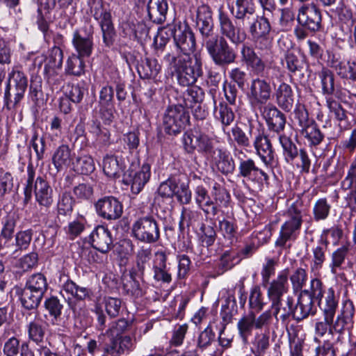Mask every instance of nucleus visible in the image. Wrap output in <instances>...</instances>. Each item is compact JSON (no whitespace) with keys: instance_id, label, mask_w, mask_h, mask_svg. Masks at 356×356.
<instances>
[{"instance_id":"1","label":"nucleus","mask_w":356,"mask_h":356,"mask_svg":"<svg viewBox=\"0 0 356 356\" xmlns=\"http://www.w3.org/2000/svg\"><path fill=\"white\" fill-rule=\"evenodd\" d=\"M289 291L288 272L282 271L273 280L267 289V296L271 302V312L277 322L281 321L282 324L287 325L290 316L293 318V298L287 296L284 301L283 297Z\"/></svg>"},{"instance_id":"2","label":"nucleus","mask_w":356,"mask_h":356,"mask_svg":"<svg viewBox=\"0 0 356 356\" xmlns=\"http://www.w3.org/2000/svg\"><path fill=\"white\" fill-rule=\"evenodd\" d=\"M163 60L174 69L177 82L181 86L193 85L202 74V60L197 55L193 61L190 56H176L174 53L167 52Z\"/></svg>"},{"instance_id":"3","label":"nucleus","mask_w":356,"mask_h":356,"mask_svg":"<svg viewBox=\"0 0 356 356\" xmlns=\"http://www.w3.org/2000/svg\"><path fill=\"white\" fill-rule=\"evenodd\" d=\"M36 202L40 207L49 209L54 202V191L49 182L43 177L35 179V170L32 165L27 167V180L24 188V204H27L32 197V191Z\"/></svg>"},{"instance_id":"4","label":"nucleus","mask_w":356,"mask_h":356,"mask_svg":"<svg viewBox=\"0 0 356 356\" xmlns=\"http://www.w3.org/2000/svg\"><path fill=\"white\" fill-rule=\"evenodd\" d=\"M169 40L172 37L177 48L182 53L183 56H190L195 49V38L191 28L186 21H175L161 29V36Z\"/></svg>"},{"instance_id":"5","label":"nucleus","mask_w":356,"mask_h":356,"mask_svg":"<svg viewBox=\"0 0 356 356\" xmlns=\"http://www.w3.org/2000/svg\"><path fill=\"white\" fill-rule=\"evenodd\" d=\"M286 220L281 226L279 236L275 245L281 249L287 248V242L295 241L299 235L302 225V212L301 204L293 203L284 214Z\"/></svg>"},{"instance_id":"6","label":"nucleus","mask_w":356,"mask_h":356,"mask_svg":"<svg viewBox=\"0 0 356 356\" xmlns=\"http://www.w3.org/2000/svg\"><path fill=\"white\" fill-rule=\"evenodd\" d=\"M182 140L184 149L189 154L197 151L206 156L216 154L214 138L207 134L199 124L185 132Z\"/></svg>"},{"instance_id":"7","label":"nucleus","mask_w":356,"mask_h":356,"mask_svg":"<svg viewBox=\"0 0 356 356\" xmlns=\"http://www.w3.org/2000/svg\"><path fill=\"white\" fill-rule=\"evenodd\" d=\"M138 217L131 227L132 236L138 241L144 243H154L160 239V227L158 221L153 214Z\"/></svg>"},{"instance_id":"8","label":"nucleus","mask_w":356,"mask_h":356,"mask_svg":"<svg viewBox=\"0 0 356 356\" xmlns=\"http://www.w3.org/2000/svg\"><path fill=\"white\" fill-rule=\"evenodd\" d=\"M203 46L213 62L218 67H227L236 62V51L224 37L218 35Z\"/></svg>"},{"instance_id":"9","label":"nucleus","mask_w":356,"mask_h":356,"mask_svg":"<svg viewBox=\"0 0 356 356\" xmlns=\"http://www.w3.org/2000/svg\"><path fill=\"white\" fill-rule=\"evenodd\" d=\"M271 323L272 314L270 310L264 312L257 317L253 311L249 312L247 314L243 315L237 323L238 335L243 343L247 344L254 328L257 330L268 328Z\"/></svg>"},{"instance_id":"10","label":"nucleus","mask_w":356,"mask_h":356,"mask_svg":"<svg viewBox=\"0 0 356 356\" xmlns=\"http://www.w3.org/2000/svg\"><path fill=\"white\" fill-rule=\"evenodd\" d=\"M90 4L92 15L99 22L104 43L106 46L111 47L114 42L115 36L111 13L104 8L102 0H90Z\"/></svg>"},{"instance_id":"11","label":"nucleus","mask_w":356,"mask_h":356,"mask_svg":"<svg viewBox=\"0 0 356 356\" xmlns=\"http://www.w3.org/2000/svg\"><path fill=\"white\" fill-rule=\"evenodd\" d=\"M248 133L250 137H254L253 146L257 154L266 165L272 166L275 163V152L270 139L250 121Z\"/></svg>"},{"instance_id":"12","label":"nucleus","mask_w":356,"mask_h":356,"mask_svg":"<svg viewBox=\"0 0 356 356\" xmlns=\"http://www.w3.org/2000/svg\"><path fill=\"white\" fill-rule=\"evenodd\" d=\"M190 121L188 112L181 105L170 106L163 116V128L169 135H176L181 132Z\"/></svg>"},{"instance_id":"13","label":"nucleus","mask_w":356,"mask_h":356,"mask_svg":"<svg viewBox=\"0 0 356 356\" xmlns=\"http://www.w3.org/2000/svg\"><path fill=\"white\" fill-rule=\"evenodd\" d=\"M218 19L220 36L235 45H238L246 40L245 31L221 9L218 11Z\"/></svg>"},{"instance_id":"14","label":"nucleus","mask_w":356,"mask_h":356,"mask_svg":"<svg viewBox=\"0 0 356 356\" xmlns=\"http://www.w3.org/2000/svg\"><path fill=\"white\" fill-rule=\"evenodd\" d=\"M238 164V177H243L248 181L253 183L261 184L264 181L268 182L269 177L266 172L260 169L257 165L254 159L247 158L243 154L244 158L241 157L235 154Z\"/></svg>"},{"instance_id":"15","label":"nucleus","mask_w":356,"mask_h":356,"mask_svg":"<svg viewBox=\"0 0 356 356\" xmlns=\"http://www.w3.org/2000/svg\"><path fill=\"white\" fill-rule=\"evenodd\" d=\"M271 93L270 83L266 79L257 77L251 81L248 98L252 106L261 108L270 99Z\"/></svg>"},{"instance_id":"16","label":"nucleus","mask_w":356,"mask_h":356,"mask_svg":"<svg viewBox=\"0 0 356 356\" xmlns=\"http://www.w3.org/2000/svg\"><path fill=\"white\" fill-rule=\"evenodd\" d=\"M298 21L305 29L318 31L322 27L321 10L314 3L304 5L299 9Z\"/></svg>"},{"instance_id":"17","label":"nucleus","mask_w":356,"mask_h":356,"mask_svg":"<svg viewBox=\"0 0 356 356\" xmlns=\"http://www.w3.org/2000/svg\"><path fill=\"white\" fill-rule=\"evenodd\" d=\"M97 213L108 220L119 219L123 213L122 204L113 196H105L95 204Z\"/></svg>"},{"instance_id":"18","label":"nucleus","mask_w":356,"mask_h":356,"mask_svg":"<svg viewBox=\"0 0 356 356\" xmlns=\"http://www.w3.org/2000/svg\"><path fill=\"white\" fill-rule=\"evenodd\" d=\"M269 131L280 134L285 128L286 118L285 115L275 106L268 104L260 108Z\"/></svg>"},{"instance_id":"19","label":"nucleus","mask_w":356,"mask_h":356,"mask_svg":"<svg viewBox=\"0 0 356 356\" xmlns=\"http://www.w3.org/2000/svg\"><path fill=\"white\" fill-rule=\"evenodd\" d=\"M72 45L77 52L76 55L84 58L91 56L93 51V31L90 29L86 31L85 28L76 30L73 33Z\"/></svg>"},{"instance_id":"20","label":"nucleus","mask_w":356,"mask_h":356,"mask_svg":"<svg viewBox=\"0 0 356 356\" xmlns=\"http://www.w3.org/2000/svg\"><path fill=\"white\" fill-rule=\"evenodd\" d=\"M240 53L241 62L250 67L254 74L261 76L264 74L266 63L257 55L252 47L243 44L241 47Z\"/></svg>"},{"instance_id":"21","label":"nucleus","mask_w":356,"mask_h":356,"mask_svg":"<svg viewBox=\"0 0 356 356\" xmlns=\"http://www.w3.org/2000/svg\"><path fill=\"white\" fill-rule=\"evenodd\" d=\"M90 243L93 248L102 253H107L113 247L111 232L104 226L96 227L90 235Z\"/></svg>"},{"instance_id":"22","label":"nucleus","mask_w":356,"mask_h":356,"mask_svg":"<svg viewBox=\"0 0 356 356\" xmlns=\"http://www.w3.org/2000/svg\"><path fill=\"white\" fill-rule=\"evenodd\" d=\"M195 201L197 207L202 209L206 216H216L218 213L217 207L211 200L207 190L202 185H199L194 189Z\"/></svg>"},{"instance_id":"23","label":"nucleus","mask_w":356,"mask_h":356,"mask_svg":"<svg viewBox=\"0 0 356 356\" xmlns=\"http://www.w3.org/2000/svg\"><path fill=\"white\" fill-rule=\"evenodd\" d=\"M217 170L224 175L232 174L235 163L230 154L220 148L216 149V154L211 156Z\"/></svg>"},{"instance_id":"24","label":"nucleus","mask_w":356,"mask_h":356,"mask_svg":"<svg viewBox=\"0 0 356 356\" xmlns=\"http://www.w3.org/2000/svg\"><path fill=\"white\" fill-rule=\"evenodd\" d=\"M277 106L286 112H289L293 107L294 94L290 85L282 82L275 92Z\"/></svg>"},{"instance_id":"25","label":"nucleus","mask_w":356,"mask_h":356,"mask_svg":"<svg viewBox=\"0 0 356 356\" xmlns=\"http://www.w3.org/2000/svg\"><path fill=\"white\" fill-rule=\"evenodd\" d=\"M168 9L167 0H149L147 4L149 19L158 24L165 21Z\"/></svg>"},{"instance_id":"26","label":"nucleus","mask_w":356,"mask_h":356,"mask_svg":"<svg viewBox=\"0 0 356 356\" xmlns=\"http://www.w3.org/2000/svg\"><path fill=\"white\" fill-rule=\"evenodd\" d=\"M318 306L323 312V316L327 319L334 317L338 306V300L335 296V291L332 287H330L323 294V297L318 299Z\"/></svg>"},{"instance_id":"27","label":"nucleus","mask_w":356,"mask_h":356,"mask_svg":"<svg viewBox=\"0 0 356 356\" xmlns=\"http://www.w3.org/2000/svg\"><path fill=\"white\" fill-rule=\"evenodd\" d=\"M316 308L314 301L307 296L300 293L298 302L293 307V319L298 322L307 318L309 315H314Z\"/></svg>"},{"instance_id":"28","label":"nucleus","mask_w":356,"mask_h":356,"mask_svg":"<svg viewBox=\"0 0 356 356\" xmlns=\"http://www.w3.org/2000/svg\"><path fill=\"white\" fill-rule=\"evenodd\" d=\"M174 196L181 204H188L191 201L192 193L189 188V180L184 175H176Z\"/></svg>"},{"instance_id":"29","label":"nucleus","mask_w":356,"mask_h":356,"mask_svg":"<svg viewBox=\"0 0 356 356\" xmlns=\"http://www.w3.org/2000/svg\"><path fill=\"white\" fill-rule=\"evenodd\" d=\"M13 81L14 86L15 104H18L23 99L24 93L28 86V79L24 72L19 70H13L9 74V81L10 84Z\"/></svg>"},{"instance_id":"30","label":"nucleus","mask_w":356,"mask_h":356,"mask_svg":"<svg viewBox=\"0 0 356 356\" xmlns=\"http://www.w3.org/2000/svg\"><path fill=\"white\" fill-rule=\"evenodd\" d=\"M17 293L19 296L22 307L28 310L36 309L43 298V295L32 291L25 286L23 289L18 288Z\"/></svg>"},{"instance_id":"31","label":"nucleus","mask_w":356,"mask_h":356,"mask_svg":"<svg viewBox=\"0 0 356 356\" xmlns=\"http://www.w3.org/2000/svg\"><path fill=\"white\" fill-rule=\"evenodd\" d=\"M68 145H62L55 151L52 156V163L58 171L64 168L70 167L74 159Z\"/></svg>"},{"instance_id":"32","label":"nucleus","mask_w":356,"mask_h":356,"mask_svg":"<svg viewBox=\"0 0 356 356\" xmlns=\"http://www.w3.org/2000/svg\"><path fill=\"white\" fill-rule=\"evenodd\" d=\"M62 290L78 300L90 299L92 295V292L90 289L79 286L70 279H67L63 284Z\"/></svg>"},{"instance_id":"33","label":"nucleus","mask_w":356,"mask_h":356,"mask_svg":"<svg viewBox=\"0 0 356 356\" xmlns=\"http://www.w3.org/2000/svg\"><path fill=\"white\" fill-rule=\"evenodd\" d=\"M150 169V165L145 163L141 166L140 170L134 174L131 186L133 193L138 194L149 181L151 175Z\"/></svg>"},{"instance_id":"34","label":"nucleus","mask_w":356,"mask_h":356,"mask_svg":"<svg viewBox=\"0 0 356 356\" xmlns=\"http://www.w3.org/2000/svg\"><path fill=\"white\" fill-rule=\"evenodd\" d=\"M124 165L113 155H106L103 159V170L105 175L113 179L120 177L124 171Z\"/></svg>"},{"instance_id":"35","label":"nucleus","mask_w":356,"mask_h":356,"mask_svg":"<svg viewBox=\"0 0 356 356\" xmlns=\"http://www.w3.org/2000/svg\"><path fill=\"white\" fill-rule=\"evenodd\" d=\"M327 241L321 239L318 243L312 248L313 254L311 268L312 270H318L323 267L326 260V252L327 250Z\"/></svg>"},{"instance_id":"36","label":"nucleus","mask_w":356,"mask_h":356,"mask_svg":"<svg viewBox=\"0 0 356 356\" xmlns=\"http://www.w3.org/2000/svg\"><path fill=\"white\" fill-rule=\"evenodd\" d=\"M161 70V65L153 58H146L138 67V74L143 79H154Z\"/></svg>"},{"instance_id":"37","label":"nucleus","mask_w":356,"mask_h":356,"mask_svg":"<svg viewBox=\"0 0 356 356\" xmlns=\"http://www.w3.org/2000/svg\"><path fill=\"white\" fill-rule=\"evenodd\" d=\"M214 115L216 118L222 124L224 131L225 127L229 126L235 118V114L232 108L225 102H220L218 106H215Z\"/></svg>"},{"instance_id":"38","label":"nucleus","mask_w":356,"mask_h":356,"mask_svg":"<svg viewBox=\"0 0 356 356\" xmlns=\"http://www.w3.org/2000/svg\"><path fill=\"white\" fill-rule=\"evenodd\" d=\"M35 319L31 321L28 325L29 338L34 342L38 343L42 341L45 330L42 325V319L40 317L38 312H34Z\"/></svg>"},{"instance_id":"39","label":"nucleus","mask_w":356,"mask_h":356,"mask_svg":"<svg viewBox=\"0 0 356 356\" xmlns=\"http://www.w3.org/2000/svg\"><path fill=\"white\" fill-rule=\"evenodd\" d=\"M72 168L77 173L83 175L92 173L95 169L92 158L86 154L75 156Z\"/></svg>"},{"instance_id":"40","label":"nucleus","mask_w":356,"mask_h":356,"mask_svg":"<svg viewBox=\"0 0 356 356\" xmlns=\"http://www.w3.org/2000/svg\"><path fill=\"white\" fill-rule=\"evenodd\" d=\"M204 92L197 86H191L183 93L184 106L192 108L193 105L202 103Z\"/></svg>"},{"instance_id":"41","label":"nucleus","mask_w":356,"mask_h":356,"mask_svg":"<svg viewBox=\"0 0 356 356\" xmlns=\"http://www.w3.org/2000/svg\"><path fill=\"white\" fill-rule=\"evenodd\" d=\"M269 15L263 14L259 16L255 22L248 30V33L254 38L255 37L269 35L271 31V25L269 21Z\"/></svg>"},{"instance_id":"42","label":"nucleus","mask_w":356,"mask_h":356,"mask_svg":"<svg viewBox=\"0 0 356 356\" xmlns=\"http://www.w3.org/2000/svg\"><path fill=\"white\" fill-rule=\"evenodd\" d=\"M152 259V251L149 248H142L138 250L136 254V268L134 273L143 280L145 270L150 268V260Z\"/></svg>"},{"instance_id":"43","label":"nucleus","mask_w":356,"mask_h":356,"mask_svg":"<svg viewBox=\"0 0 356 356\" xmlns=\"http://www.w3.org/2000/svg\"><path fill=\"white\" fill-rule=\"evenodd\" d=\"M84 57L72 54L67 60L65 73L69 75L80 76L85 72L86 64Z\"/></svg>"},{"instance_id":"44","label":"nucleus","mask_w":356,"mask_h":356,"mask_svg":"<svg viewBox=\"0 0 356 356\" xmlns=\"http://www.w3.org/2000/svg\"><path fill=\"white\" fill-rule=\"evenodd\" d=\"M318 77L321 81L322 93L331 97L334 92V75L333 72L325 67H323L318 72Z\"/></svg>"},{"instance_id":"45","label":"nucleus","mask_w":356,"mask_h":356,"mask_svg":"<svg viewBox=\"0 0 356 356\" xmlns=\"http://www.w3.org/2000/svg\"><path fill=\"white\" fill-rule=\"evenodd\" d=\"M63 52L58 47L54 46L49 52L46 58L44 70H58L63 65Z\"/></svg>"},{"instance_id":"46","label":"nucleus","mask_w":356,"mask_h":356,"mask_svg":"<svg viewBox=\"0 0 356 356\" xmlns=\"http://www.w3.org/2000/svg\"><path fill=\"white\" fill-rule=\"evenodd\" d=\"M25 286L44 296L47 290L48 284L44 275L38 273L29 277L26 281Z\"/></svg>"},{"instance_id":"47","label":"nucleus","mask_w":356,"mask_h":356,"mask_svg":"<svg viewBox=\"0 0 356 356\" xmlns=\"http://www.w3.org/2000/svg\"><path fill=\"white\" fill-rule=\"evenodd\" d=\"M279 141L283 149V154L287 163H291L298 156V149L291 139L284 134L279 136Z\"/></svg>"},{"instance_id":"48","label":"nucleus","mask_w":356,"mask_h":356,"mask_svg":"<svg viewBox=\"0 0 356 356\" xmlns=\"http://www.w3.org/2000/svg\"><path fill=\"white\" fill-rule=\"evenodd\" d=\"M215 339L216 334L211 325H209L199 334L195 346L197 350L202 353L211 346L212 343L215 341Z\"/></svg>"},{"instance_id":"49","label":"nucleus","mask_w":356,"mask_h":356,"mask_svg":"<svg viewBox=\"0 0 356 356\" xmlns=\"http://www.w3.org/2000/svg\"><path fill=\"white\" fill-rule=\"evenodd\" d=\"M305 138H307L310 145H318L324 138V134L321 131L315 122L301 130Z\"/></svg>"},{"instance_id":"50","label":"nucleus","mask_w":356,"mask_h":356,"mask_svg":"<svg viewBox=\"0 0 356 356\" xmlns=\"http://www.w3.org/2000/svg\"><path fill=\"white\" fill-rule=\"evenodd\" d=\"M331 205L326 198L317 200L313 206L312 213L315 221L325 220L330 215Z\"/></svg>"},{"instance_id":"51","label":"nucleus","mask_w":356,"mask_h":356,"mask_svg":"<svg viewBox=\"0 0 356 356\" xmlns=\"http://www.w3.org/2000/svg\"><path fill=\"white\" fill-rule=\"evenodd\" d=\"M219 229L224 238L227 241V245H233L236 241V226L233 222L223 219L219 221Z\"/></svg>"},{"instance_id":"52","label":"nucleus","mask_w":356,"mask_h":356,"mask_svg":"<svg viewBox=\"0 0 356 356\" xmlns=\"http://www.w3.org/2000/svg\"><path fill=\"white\" fill-rule=\"evenodd\" d=\"M195 25L201 35L202 45L218 35L214 31L213 20L195 22Z\"/></svg>"},{"instance_id":"53","label":"nucleus","mask_w":356,"mask_h":356,"mask_svg":"<svg viewBox=\"0 0 356 356\" xmlns=\"http://www.w3.org/2000/svg\"><path fill=\"white\" fill-rule=\"evenodd\" d=\"M237 312V305L234 296L229 295L222 305L220 316L225 324L230 323Z\"/></svg>"},{"instance_id":"54","label":"nucleus","mask_w":356,"mask_h":356,"mask_svg":"<svg viewBox=\"0 0 356 356\" xmlns=\"http://www.w3.org/2000/svg\"><path fill=\"white\" fill-rule=\"evenodd\" d=\"M18 217L15 213H10L1 221V238H13Z\"/></svg>"},{"instance_id":"55","label":"nucleus","mask_w":356,"mask_h":356,"mask_svg":"<svg viewBox=\"0 0 356 356\" xmlns=\"http://www.w3.org/2000/svg\"><path fill=\"white\" fill-rule=\"evenodd\" d=\"M235 258V255L232 254L230 251H225L220 257V259L215 268V275L219 276L227 272V270L232 269L234 266V259Z\"/></svg>"},{"instance_id":"56","label":"nucleus","mask_w":356,"mask_h":356,"mask_svg":"<svg viewBox=\"0 0 356 356\" xmlns=\"http://www.w3.org/2000/svg\"><path fill=\"white\" fill-rule=\"evenodd\" d=\"M326 105L330 113L334 115L337 120L339 122V125L342 129V124L346 122L347 119L346 111L337 100L332 97H326Z\"/></svg>"},{"instance_id":"57","label":"nucleus","mask_w":356,"mask_h":356,"mask_svg":"<svg viewBox=\"0 0 356 356\" xmlns=\"http://www.w3.org/2000/svg\"><path fill=\"white\" fill-rule=\"evenodd\" d=\"M307 280V273L306 270L302 268H298L296 269L290 276V281L294 293H299V294L301 293V291H303L302 288L306 284Z\"/></svg>"},{"instance_id":"58","label":"nucleus","mask_w":356,"mask_h":356,"mask_svg":"<svg viewBox=\"0 0 356 356\" xmlns=\"http://www.w3.org/2000/svg\"><path fill=\"white\" fill-rule=\"evenodd\" d=\"M284 60L286 68L291 73L301 71L305 64L304 58L299 54L293 51H287Z\"/></svg>"},{"instance_id":"59","label":"nucleus","mask_w":356,"mask_h":356,"mask_svg":"<svg viewBox=\"0 0 356 356\" xmlns=\"http://www.w3.org/2000/svg\"><path fill=\"white\" fill-rule=\"evenodd\" d=\"M348 251L349 245H344L332 252V262L330 266L332 273H336L337 268H340L341 267Z\"/></svg>"},{"instance_id":"60","label":"nucleus","mask_w":356,"mask_h":356,"mask_svg":"<svg viewBox=\"0 0 356 356\" xmlns=\"http://www.w3.org/2000/svg\"><path fill=\"white\" fill-rule=\"evenodd\" d=\"M323 282L318 278H313L310 281L309 289H304L301 291L303 296H309L312 300H317L323 297V294L325 291L323 289Z\"/></svg>"},{"instance_id":"61","label":"nucleus","mask_w":356,"mask_h":356,"mask_svg":"<svg viewBox=\"0 0 356 356\" xmlns=\"http://www.w3.org/2000/svg\"><path fill=\"white\" fill-rule=\"evenodd\" d=\"M265 305L263 294L259 286H254L251 290L249 296V306L252 309L256 312H260Z\"/></svg>"},{"instance_id":"62","label":"nucleus","mask_w":356,"mask_h":356,"mask_svg":"<svg viewBox=\"0 0 356 356\" xmlns=\"http://www.w3.org/2000/svg\"><path fill=\"white\" fill-rule=\"evenodd\" d=\"M74 199L70 193H63L58 202V212L60 215H70L73 211Z\"/></svg>"},{"instance_id":"63","label":"nucleus","mask_w":356,"mask_h":356,"mask_svg":"<svg viewBox=\"0 0 356 356\" xmlns=\"http://www.w3.org/2000/svg\"><path fill=\"white\" fill-rule=\"evenodd\" d=\"M270 337L266 333L257 334L252 341V344L254 346L256 350L252 351L255 354V356H261L265 353L266 350L269 348Z\"/></svg>"},{"instance_id":"64","label":"nucleus","mask_w":356,"mask_h":356,"mask_svg":"<svg viewBox=\"0 0 356 356\" xmlns=\"http://www.w3.org/2000/svg\"><path fill=\"white\" fill-rule=\"evenodd\" d=\"M356 188V159L350 165L345 178L341 181V189L343 191Z\"/></svg>"}]
</instances>
